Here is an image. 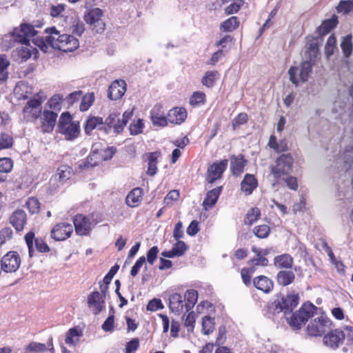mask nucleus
Wrapping results in <instances>:
<instances>
[{
  "label": "nucleus",
  "mask_w": 353,
  "mask_h": 353,
  "mask_svg": "<svg viewBox=\"0 0 353 353\" xmlns=\"http://www.w3.org/2000/svg\"><path fill=\"white\" fill-rule=\"evenodd\" d=\"M223 190L222 186H218L207 192L205 198L203 201L202 206L205 211L214 208Z\"/></svg>",
  "instance_id": "obj_25"
},
{
  "label": "nucleus",
  "mask_w": 353,
  "mask_h": 353,
  "mask_svg": "<svg viewBox=\"0 0 353 353\" xmlns=\"http://www.w3.org/2000/svg\"><path fill=\"white\" fill-rule=\"evenodd\" d=\"M317 307L312 303L305 302L301 307L287 317V321L293 330H299L316 313Z\"/></svg>",
  "instance_id": "obj_3"
},
{
  "label": "nucleus",
  "mask_w": 353,
  "mask_h": 353,
  "mask_svg": "<svg viewBox=\"0 0 353 353\" xmlns=\"http://www.w3.org/2000/svg\"><path fill=\"white\" fill-rule=\"evenodd\" d=\"M306 61H310L314 65L319 55V47L315 43H310L305 53Z\"/></svg>",
  "instance_id": "obj_47"
},
{
  "label": "nucleus",
  "mask_w": 353,
  "mask_h": 353,
  "mask_svg": "<svg viewBox=\"0 0 353 353\" xmlns=\"http://www.w3.org/2000/svg\"><path fill=\"white\" fill-rule=\"evenodd\" d=\"M43 101L40 97L30 98L23 108L24 118L28 121L33 122L39 119L42 113L41 105Z\"/></svg>",
  "instance_id": "obj_10"
},
{
  "label": "nucleus",
  "mask_w": 353,
  "mask_h": 353,
  "mask_svg": "<svg viewBox=\"0 0 353 353\" xmlns=\"http://www.w3.org/2000/svg\"><path fill=\"white\" fill-rule=\"evenodd\" d=\"M219 77V73L217 70L207 71L201 79L202 84L207 88H212L216 81Z\"/></svg>",
  "instance_id": "obj_42"
},
{
  "label": "nucleus",
  "mask_w": 353,
  "mask_h": 353,
  "mask_svg": "<svg viewBox=\"0 0 353 353\" xmlns=\"http://www.w3.org/2000/svg\"><path fill=\"white\" fill-rule=\"evenodd\" d=\"M258 187V180L254 174H245L241 183V190L245 195L248 196L252 194Z\"/></svg>",
  "instance_id": "obj_29"
},
{
  "label": "nucleus",
  "mask_w": 353,
  "mask_h": 353,
  "mask_svg": "<svg viewBox=\"0 0 353 353\" xmlns=\"http://www.w3.org/2000/svg\"><path fill=\"white\" fill-rule=\"evenodd\" d=\"M81 335L82 332L78 328H70L65 334V343L69 346H74L79 343Z\"/></svg>",
  "instance_id": "obj_39"
},
{
  "label": "nucleus",
  "mask_w": 353,
  "mask_h": 353,
  "mask_svg": "<svg viewBox=\"0 0 353 353\" xmlns=\"http://www.w3.org/2000/svg\"><path fill=\"white\" fill-rule=\"evenodd\" d=\"M253 232L258 238L265 239L270 233V228L265 224L259 225L254 228Z\"/></svg>",
  "instance_id": "obj_53"
},
{
  "label": "nucleus",
  "mask_w": 353,
  "mask_h": 353,
  "mask_svg": "<svg viewBox=\"0 0 353 353\" xmlns=\"http://www.w3.org/2000/svg\"><path fill=\"white\" fill-rule=\"evenodd\" d=\"M37 34L34 26L28 23H21L14 27L11 32L5 35L3 40L4 48L10 49L17 43L30 46V39Z\"/></svg>",
  "instance_id": "obj_1"
},
{
  "label": "nucleus",
  "mask_w": 353,
  "mask_h": 353,
  "mask_svg": "<svg viewBox=\"0 0 353 353\" xmlns=\"http://www.w3.org/2000/svg\"><path fill=\"white\" fill-rule=\"evenodd\" d=\"M169 307L172 312L176 314H180L184 311V309L186 310L183 295L176 292L172 294L169 297Z\"/></svg>",
  "instance_id": "obj_26"
},
{
  "label": "nucleus",
  "mask_w": 353,
  "mask_h": 353,
  "mask_svg": "<svg viewBox=\"0 0 353 353\" xmlns=\"http://www.w3.org/2000/svg\"><path fill=\"white\" fill-rule=\"evenodd\" d=\"M139 346V340L134 338L127 343L125 346V353H134Z\"/></svg>",
  "instance_id": "obj_64"
},
{
  "label": "nucleus",
  "mask_w": 353,
  "mask_h": 353,
  "mask_svg": "<svg viewBox=\"0 0 353 353\" xmlns=\"http://www.w3.org/2000/svg\"><path fill=\"white\" fill-rule=\"evenodd\" d=\"M12 167L13 161L10 158H0V172L8 173L12 170Z\"/></svg>",
  "instance_id": "obj_56"
},
{
  "label": "nucleus",
  "mask_w": 353,
  "mask_h": 353,
  "mask_svg": "<svg viewBox=\"0 0 353 353\" xmlns=\"http://www.w3.org/2000/svg\"><path fill=\"white\" fill-rule=\"evenodd\" d=\"M295 274L292 270H285L278 272L276 276V281L279 285L288 286L295 281Z\"/></svg>",
  "instance_id": "obj_34"
},
{
  "label": "nucleus",
  "mask_w": 353,
  "mask_h": 353,
  "mask_svg": "<svg viewBox=\"0 0 353 353\" xmlns=\"http://www.w3.org/2000/svg\"><path fill=\"white\" fill-rule=\"evenodd\" d=\"M1 269L5 272H14L21 265V258L15 251L7 252L1 261Z\"/></svg>",
  "instance_id": "obj_12"
},
{
  "label": "nucleus",
  "mask_w": 353,
  "mask_h": 353,
  "mask_svg": "<svg viewBox=\"0 0 353 353\" xmlns=\"http://www.w3.org/2000/svg\"><path fill=\"white\" fill-rule=\"evenodd\" d=\"M336 49V39L334 34H331L325 43V53L327 57H330L334 54Z\"/></svg>",
  "instance_id": "obj_51"
},
{
  "label": "nucleus",
  "mask_w": 353,
  "mask_h": 353,
  "mask_svg": "<svg viewBox=\"0 0 353 353\" xmlns=\"http://www.w3.org/2000/svg\"><path fill=\"white\" fill-rule=\"evenodd\" d=\"M243 0H237L234 2H232L225 8V13L229 15L238 12L241 7L243 6Z\"/></svg>",
  "instance_id": "obj_60"
},
{
  "label": "nucleus",
  "mask_w": 353,
  "mask_h": 353,
  "mask_svg": "<svg viewBox=\"0 0 353 353\" xmlns=\"http://www.w3.org/2000/svg\"><path fill=\"white\" fill-rule=\"evenodd\" d=\"M230 172L232 175L239 176L243 172L248 163V160L243 154L238 155L232 154L230 157Z\"/></svg>",
  "instance_id": "obj_20"
},
{
  "label": "nucleus",
  "mask_w": 353,
  "mask_h": 353,
  "mask_svg": "<svg viewBox=\"0 0 353 353\" xmlns=\"http://www.w3.org/2000/svg\"><path fill=\"white\" fill-rule=\"evenodd\" d=\"M228 164V159L216 161L210 165L207 169L205 181L208 183H213L216 180L220 179Z\"/></svg>",
  "instance_id": "obj_11"
},
{
  "label": "nucleus",
  "mask_w": 353,
  "mask_h": 353,
  "mask_svg": "<svg viewBox=\"0 0 353 353\" xmlns=\"http://www.w3.org/2000/svg\"><path fill=\"white\" fill-rule=\"evenodd\" d=\"M26 207L31 214H37L40 210V202L35 197H30L26 203Z\"/></svg>",
  "instance_id": "obj_55"
},
{
  "label": "nucleus",
  "mask_w": 353,
  "mask_h": 353,
  "mask_svg": "<svg viewBox=\"0 0 353 353\" xmlns=\"http://www.w3.org/2000/svg\"><path fill=\"white\" fill-rule=\"evenodd\" d=\"M294 162V158L290 153L281 154L276 159L274 164L270 166V173L276 183H279L285 176L290 174Z\"/></svg>",
  "instance_id": "obj_4"
},
{
  "label": "nucleus",
  "mask_w": 353,
  "mask_h": 353,
  "mask_svg": "<svg viewBox=\"0 0 353 353\" xmlns=\"http://www.w3.org/2000/svg\"><path fill=\"white\" fill-rule=\"evenodd\" d=\"M341 48L343 51V55L347 58L352 52V36L347 35L343 38L341 43Z\"/></svg>",
  "instance_id": "obj_52"
},
{
  "label": "nucleus",
  "mask_w": 353,
  "mask_h": 353,
  "mask_svg": "<svg viewBox=\"0 0 353 353\" xmlns=\"http://www.w3.org/2000/svg\"><path fill=\"white\" fill-rule=\"evenodd\" d=\"M261 210L259 208H252L246 214L245 223L248 225H252L261 218Z\"/></svg>",
  "instance_id": "obj_44"
},
{
  "label": "nucleus",
  "mask_w": 353,
  "mask_h": 353,
  "mask_svg": "<svg viewBox=\"0 0 353 353\" xmlns=\"http://www.w3.org/2000/svg\"><path fill=\"white\" fill-rule=\"evenodd\" d=\"M206 102V95L202 91L194 92L190 97L189 103L191 106L196 107L205 104Z\"/></svg>",
  "instance_id": "obj_45"
},
{
  "label": "nucleus",
  "mask_w": 353,
  "mask_h": 353,
  "mask_svg": "<svg viewBox=\"0 0 353 353\" xmlns=\"http://www.w3.org/2000/svg\"><path fill=\"white\" fill-rule=\"evenodd\" d=\"M299 303V295L292 294L281 297L275 303V305L276 308L280 310V311H283L286 314L288 312H291L298 305Z\"/></svg>",
  "instance_id": "obj_16"
},
{
  "label": "nucleus",
  "mask_w": 353,
  "mask_h": 353,
  "mask_svg": "<svg viewBox=\"0 0 353 353\" xmlns=\"http://www.w3.org/2000/svg\"><path fill=\"white\" fill-rule=\"evenodd\" d=\"M313 64L308 61H302L299 72V78H297L296 73L299 70L298 67L291 66L288 70L290 80L291 82L297 85L299 81L305 82L308 80L309 77L312 71Z\"/></svg>",
  "instance_id": "obj_9"
},
{
  "label": "nucleus",
  "mask_w": 353,
  "mask_h": 353,
  "mask_svg": "<svg viewBox=\"0 0 353 353\" xmlns=\"http://www.w3.org/2000/svg\"><path fill=\"white\" fill-rule=\"evenodd\" d=\"M294 264V259L289 254H282L274 259V265L278 269H291Z\"/></svg>",
  "instance_id": "obj_35"
},
{
  "label": "nucleus",
  "mask_w": 353,
  "mask_h": 353,
  "mask_svg": "<svg viewBox=\"0 0 353 353\" xmlns=\"http://www.w3.org/2000/svg\"><path fill=\"white\" fill-rule=\"evenodd\" d=\"M252 251L256 255V257L251 259L248 263L252 265V268L255 266L266 267L269 264V261L266 256L270 253L268 249H259L256 246L252 247Z\"/></svg>",
  "instance_id": "obj_24"
},
{
  "label": "nucleus",
  "mask_w": 353,
  "mask_h": 353,
  "mask_svg": "<svg viewBox=\"0 0 353 353\" xmlns=\"http://www.w3.org/2000/svg\"><path fill=\"white\" fill-rule=\"evenodd\" d=\"M58 114L52 111L45 110L39 117L40 128L43 133H51L56 125Z\"/></svg>",
  "instance_id": "obj_14"
},
{
  "label": "nucleus",
  "mask_w": 353,
  "mask_h": 353,
  "mask_svg": "<svg viewBox=\"0 0 353 353\" xmlns=\"http://www.w3.org/2000/svg\"><path fill=\"white\" fill-rule=\"evenodd\" d=\"M240 26V21L237 17H231L220 25V30L223 32H233L236 30Z\"/></svg>",
  "instance_id": "obj_41"
},
{
  "label": "nucleus",
  "mask_w": 353,
  "mask_h": 353,
  "mask_svg": "<svg viewBox=\"0 0 353 353\" xmlns=\"http://www.w3.org/2000/svg\"><path fill=\"white\" fill-rule=\"evenodd\" d=\"M285 181L286 185L288 188L292 190L296 191L299 188V184L296 177L292 176H285L284 179H282Z\"/></svg>",
  "instance_id": "obj_62"
},
{
  "label": "nucleus",
  "mask_w": 353,
  "mask_h": 353,
  "mask_svg": "<svg viewBox=\"0 0 353 353\" xmlns=\"http://www.w3.org/2000/svg\"><path fill=\"white\" fill-rule=\"evenodd\" d=\"M13 93L18 100H26L32 95V88L28 83L21 81L16 84Z\"/></svg>",
  "instance_id": "obj_28"
},
{
  "label": "nucleus",
  "mask_w": 353,
  "mask_h": 353,
  "mask_svg": "<svg viewBox=\"0 0 353 353\" xmlns=\"http://www.w3.org/2000/svg\"><path fill=\"white\" fill-rule=\"evenodd\" d=\"M196 316L194 312L192 311L189 312L184 319V325L187 327L188 331H193L195 322H196Z\"/></svg>",
  "instance_id": "obj_59"
},
{
  "label": "nucleus",
  "mask_w": 353,
  "mask_h": 353,
  "mask_svg": "<svg viewBox=\"0 0 353 353\" xmlns=\"http://www.w3.org/2000/svg\"><path fill=\"white\" fill-rule=\"evenodd\" d=\"M73 223L75 232L78 235H87L91 230L90 219L82 214H77L74 216Z\"/></svg>",
  "instance_id": "obj_17"
},
{
  "label": "nucleus",
  "mask_w": 353,
  "mask_h": 353,
  "mask_svg": "<svg viewBox=\"0 0 353 353\" xmlns=\"http://www.w3.org/2000/svg\"><path fill=\"white\" fill-rule=\"evenodd\" d=\"M332 321L327 316L322 314L310 321L305 332L310 336H321L332 328Z\"/></svg>",
  "instance_id": "obj_7"
},
{
  "label": "nucleus",
  "mask_w": 353,
  "mask_h": 353,
  "mask_svg": "<svg viewBox=\"0 0 353 353\" xmlns=\"http://www.w3.org/2000/svg\"><path fill=\"white\" fill-rule=\"evenodd\" d=\"M103 12L99 8H94L88 12L85 16V21L87 23L93 26L96 32L103 31L105 29V23L101 21Z\"/></svg>",
  "instance_id": "obj_19"
},
{
  "label": "nucleus",
  "mask_w": 353,
  "mask_h": 353,
  "mask_svg": "<svg viewBox=\"0 0 353 353\" xmlns=\"http://www.w3.org/2000/svg\"><path fill=\"white\" fill-rule=\"evenodd\" d=\"M95 97L93 92L86 93L83 97L81 96V101L79 105V110L81 112L87 111L94 102Z\"/></svg>",
  "instance_id": "obj_46"
},
{
  "label": "nucleus",
  "mask_w": 353,
  "mask_h": 353,
  "mask_svg": "<svg viewBox=\"0 0 353 353\" xmlns=\"http://www.w3.org/2000/svg\"><path fill=\"white\" fill-rule=\"evenodd\" d=\"M73 230L72 224L66 222L58 223L52 228L50 236L57 241H64L70 237Z\"/></svg>",
  "instance_id": "obj_13"
},
{
  "label": "nucleus",
  "mask_w": 353,
  "mask_h": 353,
  "mask_svg": "<svg viewBox=\"0 0 353 353\" xmlns=\"http://www.w3.org/2000/svg\"><path fill=\"white\" fill-rule=\"evenodd\" d=\"M133 116V110H126L123 112L122 118H119V114L112 112L103 121L105 130L108 132L111 128L114 132L119 134L123 131L127 123L132 119Z\"/></svg>",
  "instance_id": "obj_6"
},
{
  "label": "nucleus",
  "mask_w": 353,
  "mask_h": 353,
  "mask_svg": "<svg viewBox=\"0 0 353 353\" xmlns=\"http://www.w3.org/2000/svg\"><path fill=\"white\" fill-rule=\"evenodd\" d=\"M253 284L256 288L265 293H269L274 288L272 280L263 275L255 277L253 280Z\"/></svg>",
  "instance_id": "obj_33"
},
{
  "label": "nucleus",
  "mask_w": 353,
  "mask_h": 353,
  "mask_svg": "<svg viewBox=\"0 0 353 353\" xmlns=\"http://www.w3.org/2000/svg\"><path fill=\"white\" fill-rule=\"evenodd\" d=\"M215 327V323L213 318L205 316L202 319V332L204 334L208 335L212 333Z\"/></svg>",
  "instance_id": "obj_49"
},
{
  "label": "nucleus",
  "mask_w": 353,
  "mask_h": 353,
  "mask_svg": "<svg viewBox=\"0 0 353 353\" xmlns=\"http://www.w3.org/2000/svg\"><path fill=\"white\" fill-rule=\"evenodd\" d=\"M145 125L143 119H138L137 120H134L130 123L129 126L130 134L131 135H138L139 134H141L143 131Z\"/></svg>",
  "instance_id": "obj_50"
},
{
  "label": "nucleus",
  "mask_w": 353,
  "mask_h": 353,
  "mask_svg": "<svg viewBox=\"0 0 353 353\" xmlns=\"http://www.w3.org/2000/svg\"><path fill=\"white\" fill-rule=\"evenodd\" d=\"M10 65V61L8 56L4 54H0V85L6 83L8 79Z\"/></svg>",
  "instance_id": "obj_37"
},
{
  "label": "nucleus",
  "mask_w": 353,
  "mask_h": 353,
  "mask_svg": "<svg viewBox=\"0 0 353 353\" xmlns=\"http://www.w3.org/2000/svg\"><path fill=\"white\" fill-rule=\"evenodd\" d=\"M33 231L28 232L24 236L26 243L28 248V255L30 258L35 255V252L40 253L49 252L50 249L42 238H35Z\"/></svg>",
  "instance_id": "obj_8"
},
{
  "label": "nucleus",
  "mask_w": 353,
  "mask_h": 353,
  "mask_svg": "<svg viewBox=\"0 0 353 353\" xmlns=\"http://www.w3.org/2000/svg\"><path fill=\"white\" fill-rule=\"evenodd\" d=\"M61 103L62 98L57 94L52 96L48 101L50 108L54 110H59L61 109Z\"/></svg>",
  "instance_id": "obj_61"
},
{
  "label": "nucleus",
  "mask_w": 353,
  "mask_h": 353,
  "mask_svg": "<svg viewBox=\"0 0 353 353\" xmlns=\"http://www.w3.org/2000/svg\"><path fill=\"white\" fill-rule=\"evenodd\" d=\"M150 118L154 126L165 127L168 125V115L165 114L161 105H155L150 110Z\"/></svg>",
  "instance_id": "obj_23"
},
{
  "label": "nucleus",
  "mask_w": 353,
  "mask_h": 353,
  "mask_svg": "<svg viewBox=\"0 0 353 353\" xmlns=\"http://www.w3.org/2000/svg\"><path fill=\"white\" fill-rule=\"evenodd\" d=\"M177 242L173 245L172 249L176 252L177 256H181L183 255V254L185 252V251L188 249V247L185 242L176 240Z\"/></svg>",
  "instance_id": "obj_63"
},
{
  "label": "nucleus",
  "mask_w": 353,
  "mask_h": 353,
  "mask_svg": "<svg viewBox=\"0 0 353 353\" xmlns=\"http://www.w3.org/2000/svg\"><path fill=\"white\" fill-rule=\"evenodd\" d=\"M13 235L12 230L10 228L6 227L0 230V245L5 244L12 239Z\"/></svg>",
  "instance_id": "obj_58"
},
{
  "label": "nucleus",
  "mask_w": 353,
  "mask_h": 353,
  "mask_svg": "<svg viewBox=\"0 0 353 353\" xmlns=\"http://www.w3.org/2000/svg\"><path fill=\"white\" fill-rule=\"evenodd\" d=\"M161 156V152L159 150L147 152L143 154V160L147 163L146 174L149 176H154L157 171L158 159Z\"/></svg>",
  "instance_id": "obj_21"
},
{
  "label": "nucleus",
  "mask_w": 353,
  "mask_h": 353,
  "mask_svg": "<svg viewBox=\"0 0 353 353\" xmlns=\"http://www.w3.org/2000/svg\"><path fill=\"white\" fill-rule=\"evenodd\" d=\"M45 32L48 34V41L53 49L68 52H73L79 46V40L75 37L61 34L54 26L46 28Z\"/></svg>",
  "instance_id": "obj_2"
},
{
  "label": "nucleus",
  "mask_w": 353,
  "mask_h": 353,
  "mask_svg": "<svg viewBox=\"0 0 353 353\" xmlns=\"http://www.w3.org/2000/svg\"><path fill=\"white\" fill-rule=\"evenodd\" d=\"M9 221L17 232H21L27 222L26 213L23 210H16L10 216Z\"/></svg>",
  "instance_id": "obj_27"
},
{
  "label": "nucleus",
  "mask_w": 353,
  "mask_h": 353,
  "mask_svg": "<svg viewBox=\"0 0 353 353\" xmlns=\"http://www.w3.org/2000/svg\"><path fill=\"white\" fill-rule=\"evenodd\" d=\"M186 305V311L191 310L198 299V292L196 290H188L183 296Z\"/></svg>",
  "instance_id": "obj_43"
},
{
  "label": "nucleus",
  "mask_w": 353,
  "mask_h": 353,
  "mask_svg": "<svg viewBox=\"0 0 353 353\" xmlns=\"http://www.w3.org/2000/svg\"><path fill=\"white\" fill-rule=\"evenodd\" d=\"M88 306L94 315H98L105 307V299L98 291L92 292L87 297Z\"/></svg>",
  "instance_id": "obj_18"
},
{
  "label": "nucleus",
  "mask_w": 353,
  "mask_h": 353,
  "mask_svg": "<svg viewBox=\"0 0 353 353\" xmlns=\"http://www.w3.org/2000/svg\"><path fill=\"white\" fill-rule=\"evenodd\" d=\"M48 35L46 38L41 37H37L33 38L32 42L37 46L41 50L46 52L48 50V47L50 46V42L48 41Z\"/></svg>",
  "instance_id": "obj_54"
},
{
  "label": "nucleus",
  "mask_w": 353,
  "mask_h": 353,
  "mask_svg": "<svg viewBox=\"0 0 353 353\" xmlns=\"http://www.w3.org/2000/svg\"><path fill=\"white\" fill-rule=\"evenodd\" d=\"M338 23V17L333 14L330 19L322 21L321 24L316 28V33L319 37L325 36L334 29Z\"/></svg>",
  "instance_id": "obj_31"
},
{
  "label": "nucleus",
  "mask_w": 353,
  "mask_h": 353,
  "mask_svg": "<svg viewBox=\"0 0 353 353\" xmlns=\"http://www.w3.org/2000/svg\"><path fill=\"white\" fill-rule=\"evenodd\" d=\"M13 132L3 131L0 132V150L10 149L14 145Z\"/></svg>",
  "instance_id": "obj_40"
},
{
  "label": "nucleus",
  "mask_w": 353,
  "mask_h": 353,
  "mask_svg": "<svg viewBox=\"0 0 353 353\" xmlns=\"http://www.w3.org/2000/svg\"><path fill=\"white\" fill-rule=\"evenodd\" d=\"M254 268H243L241 271V276L243 283L246 286H250L252 283L251 274L254 272Z\"/></svg>",
  "instance_id": "obj_57"
},
{
  "label": "nucleus",
  "mask_w": 353,
  "mask_h": 353,
  "mask_svg": "<svg viewBox=\"0 0 353 353\" xmlns=\"http://www.w3.org/2000/svg\"><path fill=\"white\" fill-rule=\"evenodd\" d=\"M268 146L276 153H282L288 150V143L285 139H281L279 142L275 134H271L268 143Z\"/></svg>",
  "instance_id": "obj_36"
},
{
  "label": "nucleus",
  "mask_w": 353,
  "mask_h": 353,
  "mask_svg": "<svg viewBox=\"0 0 353 353\" xmlns=\"http://www.w3.org/2000/svg\"><path fill=\"white\" fill-rule=\"evenodd\" d=\"M186 118V110L182 107L173 108L168 113V122L172 124L180 125L185 121Z\"/></svg>",
  "instance_id": "obj_30"
},
{
  "label": "nucleus",
  "mask_w": 353,
  "mask_h": 353,
  "mask_svg": "<svg viewBox=\"0 0 353 353\" xmlns=\"http://www.w3.org/2000/svg\"><path fill=\"white\" fill-rule=\"evenodd\" d=\"M101 125H104L102 117L90 116L83 124L84 132L87 135H90L92 132Z\"/></svg>",
  "instance_id": "obj_38"
},
{
  "label": "nucleus",
  "mask_w": 353,
  "mask_h": 353,
  "mask_svg": "<svg viewBox=\"0 0 353 353\" xmlns=\"http://www.w3.org/2000/svg\"><path fill=\"white\" fill-rule=\"evenodd\" d=\"M143 196V189L141 188H134L128 194L125 198V203L130 208H136L141 204Z\"/></svg>",
  "instance_id": "obj_32"
},
{
  "label": "nucleus",
  "mask_w": 353,
  "mask_h": 353,
  "mask_svg": "<svg viewBox=\"0 0 353 353\" xmlns=\"http://www.w3.org/2000/svg\"><path fill=\"white\" fill-rule=\"evenodd\" d=\"M71 168L67 165H60L57 170L56 176H58L59 181L61 183H65L68 180L71 175Z\"/></svg>",
  "instance_id": "obj_48"
},
{
  "label": "nucleus",
  "mask_w": 353,
  "mask_h": 353,
  "mask_svg": "<svg viewBox=\"0 0 353 353\" xmlns=\"http://www.w3.org/2000/svg\"><path fill=\"white\" fill-rule=\"evenodd\" d=\"M345 340V334L340 329L330 330L324 335L323 341L325 345L332 348L336 349L342 345Z\"/></svg>",
  "instance_id": "obj_15"
},
{
  "label": "nucleus",
  "mask_w": 353,
  "mask_h": 353,
  "mask_svg": "<svg viewBox=\"0 0 353 353\" xmlns=\"http://www.w3.org/2000/svg\"><path fill=\"white\" fill-rule=\"evenodd\" d=\"M57 129L58 132L68 141H72L80 134L79 122L72 121V115L68 112H64L61 114Z\"/></svg>",
  "instance_id": "obj_5"
},
{
  "label": "nucleus",
  "mask_w": 353,
  "mask_h": 353,
  "mask_svg": "<svg viewBox=\"0 0 353 353\" xmlns=\"http://www.w3.org/2000/svg\"><path fill=\"white\" fill-rule=\"evenodd\" d=\"M126 91V83L124 80L114 81L109 86L108 97L111 100L120 99Z\"/></svg>",
  "instance_id": "obj_22"
}]
</instances>
